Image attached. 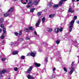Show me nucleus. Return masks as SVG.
I'll use <instances>...</instances> for the list:
<instances>
[{"mask_svg": "<svg viewBox=\"0 0 79 79\" xmlns=\"http://www.w3.org/2000/svg\"><path fill=\"white\" fill-rule=\"evenodd\" d=\"M74 21V20H72L70 22V26L69 27V31L70 32H71V31H72V29L73 27Z\"/></svg>", "mask_w": 79, "mask_h": 79, "instance_id": "nucleus-1", "label": "nucleus"}, {"mask_svg": "<svg viewBox=\"0 0 79 79\" xmlns=\"http://www.w3.org/2000/svg\"><path fill=\"white\" fill-rule=\"evenodd\" d=\"M2 34L0 37V38L1 39H3L5 38L4 35L6 33V29H5V28H3V29H2Z\"/></svg>", "mask_w": 79, "mask_h": 79, "instance_id": "nucleus-2", "label": "nucleus"}, {"mask_svg": "<svg viewBox=\"0 0 79 79\" xmlns=\"http://www.w3.org/2000/svg\"><path fill=\"white\" fill-rule=\"evenodd\" d=\"M33 3L32 2V0H29L28 5L26 6L27 8H32Z\"/></svg>", "mask_w": 79, "mask_h": 79, "instance_id": "nucleus-3", "label": "nucleus"}, {"mask_svg": "<svg viewBox=\"0 0 79 79\" xmlns=\"http://www.w3.org/2000/svg\"><path fill=\"white\" fill-rule=\"evenodd\" d=\"M32 69V66H31L30 68H28V69L27 70L26 73H30L31 72V71Z\"/></svg>", "mask_w": 79, "mask_h": 79, "instance_id": "nucleus-4", "label": "nucleus"}, {"mask_svg": "<svg viewBox=\"0 0 79 79\" xmlns=\"http://www.w3.org/2000/svg\"><path fill=\"white\" fill-rule=\"evenodd\" d=\"M27 56H33V57H34V56H35V53L31 52V53L30 52L28 53L27 54Z\"/></svg>", "mask_w": 79, "mask_h": 79, "instance_id": "nucleus-5", "label": "nucleus"}, {"mask_svg": "<svg viewBox=\"0 0 79 79\" xmlns=\"http://www.w3.org/2000/svg\"><path fill=\"white\" fill-rule=\"evenodd\" d=\"M41 23V20L40 19H39L37 22L35 24V26L36 27H38L39 26L40 24Z\"/></svg>", "mask_w": 79, "mask_h": 79, "instance_id": "nucleus-6", "label": "nucleus"}, {"mask_svg": "<svg viewBox=\"0 0 79 79\" xmlns=\"http://www.w3.org/2000/svg\"><path fill=\"white\" fill-rule=\"evenodd\" d=\"M35 1H34L33 5H37L39 4V2L40 1L38 0L37 1V0H34Z\"/></svg>", "mask_w": 79, "mask_h": 79, "instance_id": "nucleus-7", "label": "nucleus"}, {"mask_svg": "<svg viewBox=\"0 0 79 79\" xmlns=\"http://www.w3.org/2000/svg\"><path fill=\"white\" fill-rule=\"evenodd\" d=\"M68 11L69 13H74V10H72V8L71 7H70L69 8V10H68Z\"/></svg>", "mask_w": 79, "mask_h": 79, "instance_id": "nucleus-8", "label": "nucleus"}, {"mask_svg": "<svg viewBox=\"0 0 79 79\" xmlns=\"http://www.w3.org/2000/svg\"><path fill=\"white\" fill-rule=\"evenodd\" d=\"M75 70V69H74V68H72L71 70L69 72V74H73V73L74 72V71Z\"/></svg>", "mask_w": 79, "mask_h": 79, "instance_id": "nucleus-9", "label": "nucleus"}, {"mask_svg": "<svg viewBox=\"0 0 79 79\" xmlns=\"http://www.w3.org/2000/svg\"><path fill=\"white\" fill-rule=\"evenodd\" d=\"M27 78L29 79H35V78L33 77V76H31L30 75H28Z\"/></svg>", "mask_w": 79, "mask_h": 79, "instance_id": "nucleus-10", "label": "nucleus"}, {"mask_svg": "<svg viewBox=\"0 0 79 79\" xmlns=\"http://www.w3.org/2000/svg\"><path fill=\"white\" fill-rule=\"evenodd\" d=\"M6 69H4L2 70H1L0 71V74H4V73H6Z\"/></svg>", "mask_w": 79, "mask_h": 79, "instance_id": "nucleus-11", "label": "nucleus"}, {"mask_svg": "<svg viewBox=\"0 0 79 79\" xmlns=\"http://www.w3.org/2000/svg\"><path fill=\"white\" fill-rule=\"evenodd\" d=\"M14 10V8L13 7H12L10 8V9L8 10V12H10V13H12Z\"/></svg>", "mask_w": 79, "mask_h": 79, "instance_id": "nucleus-12", "label": "nucleus"}, {"mask_svg": "<svg viewBox=\"0 0 79 79\" xmlns=\"http://www.w3.org/2000/svg\"><path fill=\"white\" fill-rule=\"evenodd\" d=\"M35 65L37 67H40V66H41V64H39L37 62L35 63Z\"/></svg>", "mask_w": 79, "mask_h": 79, "instance_id": "nucleus-13", "label": "nucleus"}, {"mask_svg": "<svg viewBox=\"0 0 79 79\" xmlns=\"http://www.w3.org/2000/svg\"><path fill=\"white\" fill-rule=\"evenodd\" d=\"M63 2H64V1L63 0H61L58 4L59 6H61L63 5Z\"/></svg>", "mask_w": 79, "mask_h": 79, "instance_id": "nucleus-14", "label": "nucleus"}, {"mask_svg": "<svg viewBox=\"0 0 79 79\" xmlns=\"http://www.w3.org/2000/svg\"><path fill=\"white\" fill-rule=\"evenodd\" d=\"M55 31L57 33H58L59 32V27H56L54 29Z\"/></svg>", "mask_w": 79, "mask_h": 79, "instance_id": "nucleus-15", "label": "nucleus"}, {"mask_svg": "<svg viewBox=\"0 0 79 79\" xmlns=\"http://www.w3.org/2000/svg\"><path fill=\"white\" fill-rule=\"evenodd\" d=\"M24 30L26 32H29V31H30L29 29L27 28H24Z\"/></svg>", "mask_w": 79, "mask_h": 79, "instance_id": "nucleus-16", "label": "nucleus"}, {"mask_svg": "<svg viewBox=\"0 0 79 79\" xmlns=\"http://www.w3.org/2000/svg\"><path fill=\"white\" fill-rule=\"evenodd\" d=\"M18 53V52L17 51H13L12 52V54L15 55H17Z\"/></svg>", "mask_w": 79, "mask_h": 79, "instance_id": "nucleus-17", "label": "nucleus"}, {"mask_svg": "<svg viewBox=\"0 0 79 79\" xmlns=\"http://www.w3.org/2000/svg\"><path fill=\"white\" fill-rule=\"evenodd\" d=\"M3 21H4V19L2 18H0V23L1 24L2 23H3Z\"/></svg>", "mask_w": 79, "mask_h": 79, "instance_id": "nucleus-18", "label": "nucleus"}, {"mask_svg": "<svg viewBox=\"0 0 79 79\" xmlns=\"http://www.w3.org/2000/svg\"><path fill=\"white\" fill-rule=\"evenodd\" d=\"M35 10V9L34 8H31L30 10V12L31 13H33Z\"/></svg>", "mask_w": 79, "mask_h": 79, "instance_id": "nucleus-19", "label": "nucleus"}, {"mask_svg": "<svg viewBox=\"0 0 79 79\" xmlns=\"http://www.w3.org/2000/svg\"><path fill=\"white\" fill-rule=\"evenodd\" d=\"M11 15V13H9V14H6V13H5L4 15V17H6V16H10Z\"/></svg>", "mask_w": 79, "mask_h": 79, "instance_id": "nucleus-20", "label": "nucleus"}, {"mask_svg": "<svg viewBox=\"0 0 79 79\" xmlns=\"http://www.w3.org/2000/svg\"><path fill=\"white\" fill-rule=\"evenodd\" d=\"M54 16H55L54 14H51L50 15H49V18H53L54 17Z\"/></svg>", "mask_w": 79, "mask_h": 79, "instance_id": "nucleus-21", "label": "nucleus"}, {"mask_svg": "<svg viewBox=\"0 0 79 79\" xmlns=\"http://www.w3.org/2000/svg\"><path fill=\"white\" fill-rule=\"evenodd\" d=\"M28 28L29 29V30H30V31H34V30L35 29L31 27H28Z\"/></svg>", "mask_w": 79, "mask_h": 79, "instance_id": "nucleus-22", "label": "nucleus"}, {"mask_svg": "<svg viewBox=\"0 0 79 79\" xmlns=\"http://www.w3.org/2000/svg\"><path fill=\"white\" fill-rule=\"evenodd\" d=\"M53 8H58V5L56 4L54 5L53 6Z\"/></svg>", "mask_w": 79, "mask_h": 79, "instance_id": "nucleus-23", "label": "nucleus"}, {"mask_svg": "<svg viewBox=\"0 0 79 79\" xmlns=\"http://www.w3.org/2000/svg\"><path fill=\"white\" fill-rule=\"evenodd\" d=\"M45 17H44L42 19V23H44L45 22Z\"/></svg>", "mask_w": 79, "mask_h": 79, "instance_id": "nucleus-24", "label": "nucleus"}, {"mask_svg": "<svg viewBox=\"0 0 79 79\" xmlns=\"http://www.w3.org/2000/svg\"><path fill=\"white\" fill-rule=\"evenodd\" d=\"M4 25L3 24H1V25H0V27L1 28H3H3H4Z\"/></svg>", "mask_w": 79, "mask_h": 79, "instance_id": "nucleus-25", "label": "nucleus"}, {"mask_svg": "<svg viewBox=\"0 0 79 79\" xmlns=\"http://www.w3.org/2000/svg\"><path fill=\"white\" fill-rule=\"evenodd\" d=\"M41 14H42V12H38L37 15H38V16H40Z\"/></svg>", "mask_w": 79, "mask_h": 79, "instance_id": "nucleus-26", "label": "nucleus"}, {"mask_svg": "<svg viewBox=\"0 0 79 79\" xmlns=\"http://www.w3.org/2000/svg\"><path fill=\"white\" fill-rule=\"evenodd\" d=\"M6 60V58L3 57L2 59L1 60L2 61H5V60Z\"/></svg>", "mask_w": 79, "mask_h": 79, "instance_id": "nucleus-27", "label": "nucleus"}, {"mask_svg": "<svg viewBox=\"0 0 79 79\" xmlns=\"http://www.w3.org/2000/svg\"><path fill=\"white\" fill-rule=\"evenodd\" d=\"M22 32H23V30H21L19 32V35H22Z\"/></svg>", "mask_w": 79, "mask_h": 79, "instance_id": "nucleus-28", "label": "nucleus"}, {"mask_svg": "<svg viewBox=\"0 0 79 79\" xmlns=\"http://www.w3.org/2000/svg\"><path fill=\"white\" fill-rule=\"evenodd\" d=\"M53 30V29L52 28H50L48 30V32H52Z\"/></svg>", "mask_w": 79, "mask_h": 79, "instance_id": "nucleus-29", "label": "nucleus"}, {"mask_svg": "<svg viewBox=\"0 0 79 79\" xmlns=\"http://www.w3.org/2000/svg\"><path fill=\"white\" fill-rule=\"evenodd\" d=\"M63 69L64 71H65V72H67L68 71L67 70V69H66V68L65 67Z\"/></svg>", "mask_w": 79, "mask_h": 79, "instance_id": "nucleus-30", "label": "nucleus"}, {"mask_svg": "<svg viewBox=\"0 0 79 79\" xmlns=\"http://www.w3.org/2000/svg\"><path fill=\"white\" fill-rule=\"evenodd\" d=\"M18 69L17 67L14 68V70L15 71H17Z\"/></svg>", "mask_w": 79, "mask_h": 79, "instance_id": "nucleus-31", "label": "nucleus"}, {"mask_svg": "<svg viewBox=\"0 0 79 79\" xmlns=\"http://www.w3.org/2000/svg\"><path fill=\"white\" fill-rule=\"evenodd\" d=\"M25 58V56H21V59H22V60H23Z\"/></svg>", "mask_w": 79, "mask_h": 79, "instance_id": "nucleus-32", "label": "nucleus"}, {"mask_svg": "<svg viewBox=\"0 0 79 79\" xmlns=\"http://www.w3.org/2000/svg\"><path fill=\"white\" fill-rule=\"evenodd\" d=\"M60 41L58 40H57L56 41V44H60Z\"/></svg>", "mask_w": 79, "mask_h": 79, "instance_id": "nucleus-33", "label": "nucleus"}, {"mask_svg": "<svg viewBox=\"0 0 79 79\" xmlns=\"http://www.w3.org/2000/svg\"><path fill=\"white\" fill-rule=\"evenodd\" d=\"M49 7H52V3L51 2H49Z\"/></svg>", "mask_w": 79, "mask_h": 79, "instance_id": "nucleus-34", "label": "nucleus"}, {"mask_svg": "<svg viewBox=\"0 0 79 79\" xmlns=\"http://www.w3.org/2000/svg\"><path fill=\"white\" fill-rule=\"evenodd\" d=\"M72 0V2L73 3V2H75V1L76 0ZM77 2H79V0H76Z\"/></svg>", "mask_w": 79, "mask_h": 79, "instance_id": "nucleus-35", "label": "nucleus"}, {"mask_svg": "<svg viewBox=\"0 0 79 79\" xmlns=\"http://www.w3.org/2000/svg\"><path fill=\"white\" fill-rule=\"evenodd\" d=\"M60 31V32H61L63 31V28L61 27L60 29H59Z\"/></svg>", "mask_w": 79, "mask_h": 79, "instance_id": "nucleus-36", "label": "nucleus"}, {"mask_svg": "<svg viewBox=\"0 0 79 79\" xmlns=\"http://www.w3.org/2000/svg\"><path fill=\"white\" fill-rule=\"evenodd\" d=\"M77 16H74V19L75 20L76 19H77Z\"/></svg>", "mask_w": 79, "mask_h": 79, "instance_id": "nucleus-37", "label": "nucleus"}, {"mask_svg": "<svg viewBox=\"0 0 79 79\" xmlns=\"http://www.w3.org/2000/svg\"><path fill=\"white\" fill-rule=\"evenodd\" d=\"M15 35H18V32H15Z\"/></svg>", "mask_w": 79, "mask_h": 79, "instance_id": "nucleus-38", "label": "nucleus"}, {"mask_svg": "<svg viewBox=\"0 0 79 79\" xmlns=\"http://www.w3.org/2000/svg\"><path fill=\"white\" fill-rule=\"evenodd\" d=\"M45 60L46 62H48V57H46V58L45 59Z\"/></svg>", "mask_w": 79, "mask_h": 79, "instance_id": "nucleus-39", "label": "nucleus"}, {"mask_svg": "<svg viewBox=\"0 0 79 79\" xmlns=\"http://www.w3.org/2000/svg\"><path fill=\"white\" fill-rule=\"evenodd\" d=\"M55 70H56V68H55V67H54L53 69V71H55Z\"/></svg>", "mask_w": 79, "mask_h": 79, "instance_id": "nucleus-40", "label": "nucleus"}, {"mask_svg": "<svg viewBox=\"0 0 79 79\" xmlns=\"http://www.w3.org/2000/svg\"><path fill=\"white\" fill-rule=\"evenodd\" d=\"M3 77V76L1 74H0V78H1V77Z\"/></svg>", "mask_w": 79, "mask_h": 79, "instance_id": "nucleus-41", "label": "nucleus"}, {"mask_svg": "<svg viewBox=\"0 0 79 79\" xmlns=\"http://www.w3.org/2000/svg\"><path fill=\"white\" fill-rule=\"evenodd\" d=\"M34 34H35V35H37V32L36 31H35Z\"/></svg>", "mask_w": 79, "mask_h": 79, "instance_id": "nucleus-42", "label": "nucleus"}, {"mask_svg": "<svg viewBox=\"0 0 79 79\" xmlns=\"http://www.w3.org/2000/svg\"><path fill=\"white\" fill-rule=\"evenodd\" d=\"M73 64H74V62H73L71 64V66H73Z\"/></svg>", "mask_w": 79, "mask_h": 79, "instance_id": "nucleus-43", "label": "nucleus"}, {"mask_svg": "<svg viewBox=\"0 0 79 79\" xmlns=\"http://www.w3.org/2000/svg\"><path fill=\"white\" fill-rule=\"evenodd\" d=\"M14 44V43L13 42H11L10 44L11 45H13Z\"/></svg>", "mask_w": 79, "mask_h": 79, "instance_id": "nucleus-44", "label": "nucleus"}, {"mask_svg": "<svg viewBox=\"0 0 79 79\" xmlns=\"http://www.w3.org/2000/svg\"><path fill=\"white\" fill-rule=\"evenodd\" d=\"M2 32V29H1L0 28V33H1Z\"/></svg>", "mask_w": 79, "mask_h": 79, "instance_id": "nucleus-45", "label": "nucleus"}, {"mask_svg": "<svg viewBox=\"0 0 79 79\" xmlns=\"http://www.w3.org/2000/svg\"><path fill=\"white\" fill-rule=\"evenodd\" d=\"M20 41L22 42L23 40V38H21L20 39Z\"/></svg>", "mask_w": 79, "mask_h": 79, "instance_id": "nucleus-46", "label": "nucleus"}, {"mask_svg": "<svg viewBox=\"0 0 79 79\" xmlns=\"http://www.w3.org/2000/svg\"><path fill=\"white\" fill-rule=\"evenodd\" d=\"M27 40H30V38H29V37H27Z\"/></svg>", "mask_w": 79, "mask_h": 79, "instance_id": "nucleus-47", "label": "nucleus"}, {"mask_svg": "<svg viewBox=\"0 0 79 79\" xmlns=\"http://www.w3.org/2000/svg\"><path fill=\"white\" fill-rule=\"evenodd\" d=\"M44 11H45V12H46V11H47V9H44Z\"/></svg>", "mask_w": 79, "mask_h": 79, "instance_id": "nucleus-48", "label": "nucleus"}, {"mask_svg": "<svg viewBox=\"0 0 79 79\" xmlns=\"http://www.w3.org/2000/svg\"><path fill=\"white\" fill-rule=\"evenodd\" d=\"M4 43H5V40H3L2 43V44H4Z\"/></svg>", "mask_w": 79, "mask_h": 79, "instance_id": "nucleus-49", "label": "nucleus"}, {"mask_svg": "<svg viewBox=\"0 0 79 79\" xmlns=\"http://www.w3.org/2000/svg\"><path fill=\"white\" fill-rule=\"evenodd\" d=\"M77 24H79V20L77 22Z\"/></svg>", "mask_w": 79, "mask_h": 79, "instance_id": "nucleus-50", "label": "nucleus"}, {"mask_svg": "<svg viewBox=\"0 0 79 79\" xmlns=\"http://www.w3.org/2000/svg\"><path fill=\"white\" fill-rule=\"evenodd\" d=\"M62 0L64 1V2L66 1H67V0Z\"/></svg>", "mask_w": 79, "mask_h": 79, "instance_id": "nucleus-51", "label": "nucleus"}, {"mask_svg": "<svg viewBox=\"0 0 79 79\" xmlns=\"http://www.w3.org/2000/svg\"><path fill=\"white\" fill-rule=\"evenodd\" d=\"M26 3H27L26 2H24L23 3V4L25 5V4H26Z\"/></svg>", "mask_w": 79, "mask_h": 79, "instance_id": "nucleus-52", "label": "nucleus"}, {"mask_svg": "<svg viewBox=\"0 0 79 79\" xmlns=\"http://www.w3.org/2000/svg\"><path fill=\"white\" fill-rule=\"evenodd\" d=\"M26 2H28V1H27V0H26Z\"/></svg>", "mask_w": 79, "mask_h": 79, "instance_id": "nucleus-53", "label": "nucleus"}, {"mask_svg": "<svg viewBox=\"0 0 79 79\" xmlns=\"http://www.w3.org/2000/svg\"><path fill=\"white\" fill-rule=\"evenodd\" d=\"M8 79H11L10 78H8Z\"/></svg>", "mask_w": 79, "mask_h": 79, "instance_id": "nucleus-54", "label": "nucleus"}, {"mask_svg": "<svg viewBox=\"0 0 79 79\" xmlns=\"http://www.w3.org/2000/svg\"><path fill=\"white\" fill-rule=\"evenodd\" d=\"M43 44H45V43H43Z\"/></svg>", "mask_w": 79, "mask_h": 79, "instance_id": "nucleus-55", "label": "nucleus"}, {"mask_svg": "<svg viewBox=\"0 0 79 79\" xmlns=\"http://www.w3.org/2000/svg\"><path fill=\"white\" fill-rule=\"evenodd\" d=\"M69 79H71V78H69Z\"/></svg>", "mask_w": 79, "mask_h": 79, "instance_id": "nucleus-56", "label": "nucleus"}]
</instances>
